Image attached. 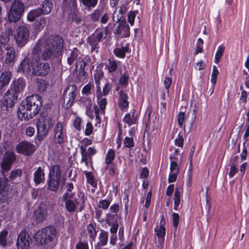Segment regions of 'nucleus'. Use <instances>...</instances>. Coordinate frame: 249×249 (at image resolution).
<instances>
[{
    "mask_svg": "<svg viewBox=\"0 0 249 249\" xmlns=\"http://www.w3.org/2000/svg\"><path fill=\"white\" fill-rule=\"evenodd\" d=\"M63 48V40L59 36L49 37L46 41L39 40L32 51V61L38 62L41 57L47 61L59 57Z\"/></svg>",
    "mask_w": 249,
    "mask_h": 249,
    "instance_id": "1",
    "label": "nucleus"
},
{
    "mask_svg": "<svg viewBox=\"0 0 249 249\" xmlns=\"http://www.w3.org/2000/svg\"><path fill=\"white\" fill-rule=\"evenodd\" d=\"M42 106V99L37 95L29 96L20 104L18 115L22 120H29L35 116Z\"/></svg>",
    "mask_w": 249,
    "mask_h": 249,
    "instance_id": "2",
    "label": "nucleus"
},
{
    "mask_svg": "<svg viewBox=\"0 0 249 249\" xmlns=\"http://www.w3.org/2000/svg\"><path fill=\"white\" fill-rule=\"evenodd\" d=\"M56 237V229L49 226L38 231L34 236L35 241L38 246L49 245L53 243Z\"/></svg>",
    "mask_w": 249,
    "mask_h": 249,
    "instance_id": "3",
    "label": "nucleus"
},
{
    "mask_svg": "<svg viewBox=\"0 0 249 249\" xmlns=\"http://www.w3.org/2000/svg\"><path fill=\"white\" fill-rule=\"evenodd\" d=\"M63 201H65V207L69 212H74L76 208L79 207V211H82L84 208L85 199L83 196L78 195L77 197L69 196L67 193H64L62 196Z\"/></svg>",
    "mask_w": 249,
    "mask_h": 249,
    "instance_id": "4",
    "label": "nucleus"
},
{
    "mask_svg": "<svg viewBox=\"0 0 249 249\" xmlns=\"http://www.w3.org/2000/svg\"><path fill=\"white\" fill-rule=\"evenodd\" d=\"M24 10V4L20 0H14L9 12V21L13 22L18 21L23 15Z\"/></svg>",
    "mask_w": 249,
    "mask_h": 249,
    "instance_id": "5",
    "label": "nucleus"
},
{
    "mask_svg": "<svg viewBox=\"0 0 249 249\" xmlns=\"http://www.w3.org/2000/svg\"><path fill=\"white\" fill-rule=\"evenodd\" d=\"M53 124V121L50 117L45 118L37 124V138L39 141H42L48 135Z\"/></svg>",
    "mask_w": 249,
    "mask_h": 249,
    "instance_id": "6",
    "label": "nucleus"
},
{
    "mask_svg": "<svg viewBox=\"0 0 249 249\" xmlns=\"http://www.w3.org/2000/svg\"><path fill=\"white\" fill-rule=\"evenodd\" d=\"M53 142L62 146L67 139V133L63 123L58 122L54 125L53 131Z\"/></svg>",
    "mask_w": 249,
    "mask_h": 249,
    "instance_id": "7",
    "label": "nucleus"
},
{
    "mask_svg": "<svg viewBox=\"0 0 249 249\" xmlns=\"http://www.w3.org/2000/svg\"><path fill=\"white\" fill-rule=\"evenodd\" d=\"M29 36V30L26 26H19L16 29L14 37L18 46L25 45L28 41Z\"/></svg>",
    "mask_w": 249,
    "mask_h": 249,
    "instance_id": "8",
    "label": "nucleus"
},
{
    "mask_svg": "<svg viewBox=\"0 0 249 249\" xmlns=\"http://www.w3.org/2000/svg\"><path fill=\"white\" fill-rule=\"evenodd\" d=\"M196 118V114L194 111L192 114V116L191 120H188L187 116H185V114L183 112H180L178 116V123L180 127H183L185 129L186 127H189L191 129L195 122Z\"/></svg>",
    "mask_w": 249,
    "mask_h": 249,
    "instance_id": "9",
    "label": "nucleus"
},
{
    "mask_svg": "<svg viewBox=\"0 0 249 249\" xmlns=\"http://www.w3.org/2000/svg\"><path fill=\"white\" fill-rule=\"evenodd\" d=\"M32 243L31 238L25 231H21L18 235L16 245L18 249H28Z\"/></svg>",
    "mask_w": 249,
    "mask_h": 249,
    "instance_id": "10",
    "label": "nucleus"
},
{
    "mask_svg": "<svg viewBox=\"0 0 249 249\" xmlns=\"http://www.w3.org/2000/svg\"><path fill=\"white\" fill-rule=\"evenodd\" d=\"M106 69L109 72H113L118 70L120 74L126 70L125 65L119 61L109 59L106 64Z\"/></svg>",
    "mask_w": 249,
    "mask_h": 249,
    "instance_id": "11",
    "label": "nucleus"
},
{
    "mask_svg": "<svg viewBox=\"0 0 249 249\" xmlns=\"http://www.w3.org/2000/svg\"><path fill=\"white\" fill-rule=\"evenodd\" d=\"M48 216V210L46 206L43 205H39L34 212L33 219L37 223L44 222Z\"/></svg>",
    "mask_w": 249,
    "mask_h": 249,
    "instance_id": "12",
    "label": "nucleus"
},
{
    "mask_svg": "<svg viewBox=\"0 0 249 249\" xmlns=\"http://www.w3.org/2000/svg\"><path fill=\"white\" fill-rule=\"evenodd\" d=\"M17 151L18 153L29 156L35 151V145L27 141H22L17 146Z\"/></svg>",
    "mask_w": 249,
    "mask_h": 249,
    "instance_id": "13",
    "label": "nucleus"
},
{
    "mask_svg": "<svg viewBox=\"0 0 249 249\" xmlns=\"http://www.w3.org/2000/svg\"><path fill=\"white\" fill-rule=\"evenodd\" d=\"M38 62L39 61L33 68V74L38 76H45L47 75L50 69V64L47 62Z\"/></svg>",
    "mask_w": 249,
    "mask_h": 249,
    "instance_id": "14",
    "label": "nucleus"
},
{
    "mask_svg": "<svg viewBox=\"0 0 249 249\" xmlns=\"http://www.w3.org/2000/svg\"><path fill=\"white\" fill-rule=\"evenodd\" d=\"M16 160V156L13 152H7L1 163L2 173L9 171Z\"/></svg>",
    "mask_w": 249,
    "mask_h": 249,
    "instance_id": "15",
    "label": "nucleus"
},
{
    "mask_svg": "<svg viewBox=\"0 0 249 249\" xmlns=\"http://www.w3.org/2000/svg\"><path fill=\"white\" fill-rule=\"evenodd\" d=\"M5 49L6 53L3 61L4 64L7 65H13L17 56L16 49L9 45H7Z\"/></svg>",
    "mask_w": 249,
    "mask_h": 249,
    "instance_id": "16",
    "label": "nucleus"
},
{
    "mask_svg": "<svg viewBox=\"0 0 249 249\" xmlns=\"http://www.w3.org/2000/svg\"><path fill=\"white\" fill-rule=\"evenodd\" d=\"M165 219L163 215L160 216V222L156 223V227L155 228V232L158 237L161 240L162 242L164 241V238L165 235L166 229L165 228Z\"/></svg>",
    "mask_w": 249,
    "mask_h": 249,
    "instance_id": "17",
    "label": "nucleus"
},
{
    "mask_svg": "<svg viewBox=\"0 0 249 249\" xmlns=\"http://www.w3.org/2000/svg\"><path fill=\"white\" fill-rule=\"evenodd\" d=\"M18 97V95L14 94L10 90L7 91L4 95L3 102V106L6 108L7 110L14 106L15 103L17 102Z\"/></svg>",
    "mask_w": 249,
    "mask_h": 249,
    "instance_id": "18",
    "label": "nucleus"
},
{
    "mask_svg": "<svg viewBox=\"0 0 249 249\" xmlns=\"http://www.w3.org/2000/svg\"><path fill=\"white\" fill-rule=\"evenodd\" d=\"M36 63L35 61H34V63L33 62L32 56L31 58L26 57L21 62L18 67V71L28 73L30 72L31 68H33L34 67Z\"/></svg>",
    "mask_w": 249,
    "mask_h": 249,
    "instance_id": "19",
    "label": "nucleus"
},
{
    "mask_svg": "<svg viewBox=\"0 0 249 249\" xmlns=\"http://www.w3.org/2000/svg\"><path fill=\"white\" fill-rule=\"evenodd\" d=\"M94 98L92 97L83 96L80 99V102L83 106L86 108V113L91 119L94 118V115L91 111L92 107V102Z\"/></svg>",
    "mask_w": 249,
    "mask_h": 249,
    "instance_id": "20",
    "label": "nucleus"
},
{
    "mask_svg": "<svg viewBox=\"0 0 249 249\" xmlns=\"http://www.w3.org/2000/svg\"><path fill=\"white\" fill-rule=\"evenodd\" d=\"M131 49L129 48V44L125 42L121 44V46H118L113 50V53L115 56L120 58H124L126 53H130Z\"/></svg>",
    "mask_w": 249,
    "mask_h": 249,
    "instance_id": "21",
    "label": "nucleus"
},
{
    "mask_svg": "<svg viewBox=\"0 0 249 249\" xmlns=\"http://www.w3.org/2000/svg\"><path fill=\"white\" fill-rule=\"evenodd\" d=\"M25 86L26 82L24 79L22 78H19L13 80L10 88L11 91L14 92V94L18 95V94L22 91Z\"/></svg>",
    "mask_w": 249,
    "mask_h": 249,
    "instance_id": "22",
    "label": "nucleus"
},
{
    "mask_svg": "<svg viewBox=\"0 0 249 249\" xmlns=\"http://www.w3.org/2000/svg\"><path fill=\"white\" fill-rule=\"evenodd\" d=\"M138 117V115L136 113V110H133L124 115L123 122L125 125L127 124L128 127H130L131 125L137 124Z\"/></svg>",
    "mask_w": 249,
    "mask_h": 249,
    "instance_id": "23",
    "label": "nucleus"
},
{
    "mask_svg": "<svg viewBox=\"0 0 249 249\" xmlns=\"http://www.w3.org/2000/svg\"><path fill=\"white\" fill-rule=\"evenodd\" d=\"M127 94L124 91H120L119 93L118 105L119 108L123 111L127 110L129 106Z\"/></svg>",
    "mask_w": 249,
    "mask_h": 249,
    "instance_id": "24",
    "label": "nucleus"
},
{
    "mask_svg": "<svg viewBox=\"0 0 249 249\" xmlns=\"http://www.w3.org/2000/svg\"><path fill=\"white\" fill-rule=\"evenodd\" d=\"M115 34L121 35L123 37H127L130 35V28L125 22H121L114 32Z\"/></svg>",
    "mask_w": 249,
    "mask_h": 249,
    "instance_id": "25",
    "label": "nucleus"
},
{
    "mask_svg": "<svg viewBox=\"0 0 249 249\" xmlns=\"http://www.w3.org/2000/svg\"><path fill=\"white\" fill-rule=\"evenodd\" d=\"M127 10L128 8L127 7V4H122L121 6L116 9L114 12L113 15V19L114 21L119 22Z\"/></svg>",
    "mask_w": 249,
    "mask_h": 249,
    "instance_id": "26",
    "label": "nucleus"
},
{
    "mask_svg": "<svg viewBox=\"0 0 249 249\" xmlns=\"http://www.w3.org/2000/svg\"><path fill=\"white\" fill-rule=\"evenodd\" d=\"M34 181L36 185L45 181V173L41 167H38L34 174Z\"/></svg>",
    "mask_w": 249,
    "mask_h": 249,
    "instance_id": "27",
    "label": "nucleus"
},
{
    "mask_svg": "<svg viewBox=\"0 0 249 249\" xmlns=\"http://www.w3.org/2000/svg\"><path fill=\"white\" fill-rule=\"evenodd\" d=\"M99 241L95 246V249H100L101 247L105 246L108 241V233L103 230L101 231L99 235Z\"/></svg>",
    "mask_w": 249,
    "mask_h": 249,
    "instance_id": "28",
    "label": "nucleus"
},
{
    "mask_svg": "<svg viewBox=\"0 0 249 249\" xmlns=\"http://www.w3.org/2000/svg\"><path fill=\"white\" fill-rule=\"evenodd\" d=\"M99 42L94 38V36H90L87 38V45L89 46L92 53H98L99 51Z\"/></svg>",
    "mask_w": 249,
    "mask_h": 249,
    "instance_id": "29",
    "label": "nucleus"
},
{
    "mask_svg": "<svg viewBox=\"0 0 249 249\" xmlns=\"http://www.w3.org/2000/svg\"><path fill=\"white\" fill-rule=\"evenodd\" d=\"M69 15L72 21L75 22L77 24L80 23L81 21V17L77 8L70 9Z\"/></svg>",
    "mask_w": 249,
    "mask_h": 249,
    "instance_id": "30",
    "label": "nucleus"
},
{
    "mask_svg": "<svg viewBox=\"0 0 249 249\" xmlns=\"http://www.w3.org/2000/svg\"><path fill=\"white\" fill-rule=\"evenodd\" d=\"M94 85L90 83L86 85L82 89V93L84 96L92 97L94 98L93 90Z\"/></svg>",
    "mask_w": 249,
    "mask_h": 249,
    "instance_id": "31",
    "label": "nucleus"
},
{
    "mask_svg": "<svg viewBox=\"0 0 249 249\" xmlns=\"http://www.w3.org/2000/svg\"><path fill=\"white\" fill-rule=\"evenodd\" d=\"M170 172L179 173V165L178 163V157H174L172 155L170 156Z\"/></svg>",
    "mask_w": 249,
    "mask_h": 249,
    "instance_id": "32",
    "label": "nucleus"
},
{
    "mask_svg": "<svg viewBox=\"0 0 249 249\" xmlns=\"http://www.w3.org/2000/svg\"><path fill=\"white\" fill-rule=\"evenodd\" d=\"M115 151L113 149H109L107 152L105 158V163L107 166L105 169H107L109 165L111 164L115 157Z\"/></svg>",
    "mask_w": 249,
    "mask_h": 249,
    "instance_id": "33",
    "label": "nucleus"
},
{
    "mask_svg": "<svg viewBox=\"0 0 249 249\" xmlns=\"http://www.w3.org/2000/svg\"><path fill=\"white\" fill-rule=\"evenodd\" d=\"M11 189L10 186L8 185V179L0 178V194L6 195Z\"/></svg>",
    "mask_w": 249,
    "mask_h": 249,
    "instance_id": "34",
    "label": "nucleus"
},
{
    "mask_svg": "<svg viewBox=\"0 0 249 249\" xmlns=\"http://www.w3.org/2000/svg\"><path fill=\"white\" fill-rule=\"evenodd\" d=\"M182 190L181 188H176L174 197V209L176 211H178V207L180 203V196Z\"/></svg>",
    "mask_w": 249,
    "mask_h": 249,
    "instance_id": "35",
    "label": "nucleus"
},
{
    "mask_svg": "<svg viewBox=\"0 0 249 249\" xmlns=\"http://www.w3.org/2000/svg\"><path fill=\"white\" fill-rule=\"evenodd\" d=\"M60 183V180L48 178L47 180V184L48 189L52 191H56L57 190Z\"/></svg>",
    "mask_w": 249,
    "mask_h": 249,
    "instance_id": "36",
    "label": "nucleus"
},
{
    "mask_svg": "<svg viewBox=\"0 0 249 249\" xmlns=\"http://www.w3.org/2000/svg\"><path fill=\"white\" fill-rule=\"evenodd\" d=\"M43 12L40 8H37L30 11L27 15V19L30 21H33L36 18L43 14Z\"/></svg>",
    "mask_w": 249,
    "mask_h": 249,
    "instance_id": "37",
    "label": "nucleus"
},
{
    "mask_svg": "<svg viewBox=\"0 0 249 249\" xmlns=\"http://www.w3.org/2000/svg\"><path fill=\"white\" fill-rule=\"evenodd\" d=\"M12 78V73L10 71H4L1 73L0 76V82L4 86L7 85Z\"/></svg>",
    "mask_w": 249,
    "mask_h": 249,
    "instance_id": "38",
    "label": "nucleus"
},
{
    "mask_svg": "<svg viewBox=\"0 0 249 249\" xmlns=\"http://www.w3.org/2000/svg\"><path fill=\"white\" fill-rule=\"evenodd\" d=\"M53 7L51 0H45L42 3L41 10L44 14H48L51 12Z\"/></svg>",
    "mask_w": 249,
    "mask_h": 249,
    "instance_id": "39",
    "label": "nucleus"
},
{
    "mask_svg": "<svg viewBox=\"0 0 249 249\" xmlns=\"http://www.w3.org/2000/svg\"><path fill=\"white\" fill-rule=\"evenodd\" d=\"M103 76V72H98L95 74L94 75V79H95V83L96 85L97 91H96V97L98 98V97L100 96L101 94V88L100 87V79Z\"/></svg>",
    "mask_w": 249,
    "mask_h": 249,
    "instance_id": "40",
    "label": "nucleus"
},
{
    "mask_svg": "<svg viewBox=\"0 0 249 249\" xmlns=\"http://www.w3.org/2000/svg\"><path fill=\"white\" fill-rule=\"evenodd\" d=\"M64 93L75 98L77 94V87L75 85H71L65 90Z\"/></svg>",
    "mask_w": 249,
    "mask_h": 249,
    "instance_id": "41",
    "label": "nucleus"
},
{
    "mask_svg": "<svg viewBox=\"0 0 249 249\" xmlns=\"http://www.w3.org/2000/svg\"><path fill=\"white\" fill-rule=\"evenodd\" d=\"M129 79V75L128 72L125 70L123 71L121 74V76L119 78V83L121 85L126 86L128 84V81Z\"/></svg>",
    "mask_w": 249,
    "mask_h": 249,
    "instance_id": "42",
    "label": "nucleus"
},
{
    "mask_svg": "<svg viewBox=\"0 0 249 249\" xmlns=\"http://www.w3.org/2000/svg\"><path fill=\"white\" fill-rule=\"evenodd\" d=\"M49 175L61 177V172L59 165H53L50 167Z\"/></svg>",
    "mask_w": 249,
    "mask_h": 249,
    "instance_id": "43",
    "label": "nucleus"
},
{
    "mask_svg": "<svg viewBox=\"0 0 249 249\" xmlns=\"http://www.w3.org/2000/svg\"><path fill=\"white\" fill-rule=\"evenodd\" d=\"M225 50V47L222 45L219 46L214 56V62L218 64L222 57Z\"/></svg>",
    "mask_w": 249,
    "mask_h": 249,
    "instance_id": "44",
    "label": "nucleus"
},
{
    "mask_svg": "<svg viewBox=\"0 0 249 249\" xmlns=\"http://www.w3.org/2000/svg\"><path fill=\"white\" fill-rule=\"evenodd\" d=\"M79 54V51L76 48H74L71 52V55L67 59L68 63L71 65L73 64L74 61L77 58Z\"/></svg>",
    "mask_w": 249,
    "mask_h": 249,
    "instance_id": "45",
    "label": "nucleus"
},
{
    "mask_svg": "<svg viewBox=\"0 0 249 249\" xmlns=\"http://www.w3.org/2000/svg\"><path fill=\"white\" fill-rule=\"evenodd\" d=\"M80 1L85 7L90 9L96 6L98 0H80Z\"/></svg>",
    "mask_w": 249,
    "mask_h": 249,
    "instance_id": "46",
    "label": "nucleus"
},
{
    "mask_svg": "<svg viewBox=\"0 0 249 249\" xmlns=\"http://www.w3.org/2000/svg\"><path fill=\"white\" fill-rule=\"evenodd\" d=\"M84 173L87 178V180L88 183L90 184L92 187H96L97 183L95 181V179L93 174L91 172H88L84 171Z\"/></svg>",
    "mask_w": 249,
    "mask_h": 249,
    "instance_id": "47",
    "label": "nucleus"
},
{
    "mask_svg": "<svg viewBox=\"0 0 249 249\" xmlns=\"http://www.w3.org/2000/svg\"><path fill=\"white\" fill-rule=\"evenodd\" d=\"M97 104L99 106L100 109L104 113V110L107 105V99L106 97H103L102 94L100 97H97Z\"/></svg>",
    "mask_w": 249,
    "mask_h": 249,
    "instance_id": "48",
    "label": "nucleus"
},
{
    "mask_svg": "<svg viewBox=\"0 0 249 249\" xmlns=\"http://www.w3.org/2000/svg\"><path fill=\"white\" fill-rule=\"evenodd\" d=\"M103 10L96 9L90 15V19L92 21L96 22L99 21L100 18L102 14Z\"/></svg>",
    "mask_w": 249,
    "mask_h": 249,
    "instance_id": "49",
    "label": "nucleus"
},
{
    "mask_svg": "<svg viewBox=\"0 0 249 249\" xmlns=\"http://www.w3.org/2000/svg\"><path fill=\"white\" fill-rule=\"evenodd\" d=\"M63 98L64 102H66V107L69 108L72 106L75 98L69 96L66 93H63Z\"/></svg>",
    "mask_w": 249,
    "mask_h": 249,
    "instance_id": "50",
    "label": "nucleus"
},
{
    "mask_svg": "<svg viewBox=\"0 0 249 249\" xmlns=\"http://www.w3.org/2000/svg\"><path fill=\"white\" fill-rule=\"evenodd\" d=\"M8 231L7 230H3L0 232V245L2 247H6L7 245V236Z\"/></svg>",
    "mask_w": 249,
    "mask_h": 249,
    "instance_id": "51",
    "label": "nucleus"
},
{
    "mask_svg": "<svg viewBox=\"0 0 249 249\" xmlns=\"http://www.w3.org/2000/svg\"><path fill=\"white\" fill-rule=\"evenodd\" d=\"M46 24V19L44 18H41L38 21L35 22L36 30L38 32L42 30Z\"/></svg>",
    "mask_w": 249,
    "mask_h": 249,
    "instance_id": "52",
    "label": "nucleus"
},
{
    "mask_svg": "<svg viewBox=\"0 0 249 249\" xmlns=\"http://www.w3.org/2000/svg\"><path fill=\"white\" fill-rule=\"evenodd\" d=\"M22 174V171L21 169H17L15 170H13L11 171L10 175L9 178L10 180H14L18 177H20L21 176Z\"/></svg>",
    "mask_w": 249,
    "mask_h": 249,
    "instance_id": "53",
    "label": "nucleus"
},
{
    "mask_svg": "<svg viewBox=\"0 0 249 249\" xmlns=\"http://www.w3.org/2000/svg\"><path fill=\"white\" fill-rule=\"evenodd\" d=\"M87 230L89 236L91 238L94 239L97 234L95 227L91 224H90L88 225Z\"/></svg>",
    "mask_w": 249,
    "mask_h": 249,
    "instance_id": "54",
    "label": "nucleus"
},
{
    "mask_svg": "<svg viewBox=\"0 0 249 249\" xmlns=\"http://www.w3.org/2000/svg\"><path fill=\"white\" fill-rule=\"evenodd\" d=\"M76 0H65L64 2V5L70 10L76 8L77 6Z\"/></svg>",
    "mask_w": 249,
    "mask_h": 249,
    "instance_id": "55",
    "label": "nucleus"
},
{
    "mask_svg": "<svg viewBox=\"0 0 249 249\" xmlns=\"http://www.w3.org/2000/svg\"><path fill=\"white\" fill-rule=\"evenodd\" d=\"M218 75L219 71L217 69L216 67L215 66H213L211 79V81L213 84V85L215 84L217 80V77Z\"/></svg>",
    "mask_w": 249,
    "mask_h": 249,
    "instance_id": "56",
    "label": "nucleus"
},
{
    "mask_svg": "<svg viewBox=\"0 0 249 249\" xmlns=\"http://www.w3.org/2000/svg\"><path fill=\"white\" fill-rule=\"evenodd\" d=\"M124 146L127 148H131L134 146L133 138L126 137L124 140Z\"/></svg>",
    "mask_w": 249,
    "mask_h": 249,
    "instance_id": "57",
    "label": "nucleus"
},
{
    "mask_svg": "<svg viewBox=\"0 0 249 249\" xmlns=\"http://www.w3.org/2000/svg\"><path fill=\"white\" fill-rule=\"evenodd\" d=\"M86 65L87 63L80 58L77 59L75 63L76 68L78 70H85Z\"/></svg>",
    "mask_w": 249,
    "mask_h": 249,
    "instance_id": "58",
    "label": "nucleus"
},
{
    "mask_svg": "<svg viewBox=\"0 0 249 249\" xmlns=\"http://www.w3.org/2000/svg\"><path fill=\"white\" fill-rule=\"evenodd\" d=\"M93 126L90 122H88L86 125L84 134L86 136H89L93 132Z\"/></svg>",
    "mask_w": 249,
    "mask_h": 249,
    "instance_id": "59",
    "label": "nucleus"
},
{
    "mask_svg": "<svg viewBox=\"0 0 249 249\" xmlns=\"http://www.w3.org/2000/svg\"><path fill=\"white\" fill-rule=\"evenodd\" d=\"M78 71L77 80L79 82H83L87 78V73L85 71V70Z\"/></svg>",
    "mask_w": 249,
    "mask_h": 249,
    "instance_id": "60",
    "label": "nucleus"
},
{
    "mask_svg": "<svg viewBox=\"0 0 249 249\" xmlns=\"http://www.w3.org/2000/svg\"><path fill=\"white\" fill-rule=\"evenodd\" d=\"M112 88V85L109 82L106 83L104 87L103 88V91H101V94L102 96H105L107 95Z\"/></svg>",
    "mask_w": 249,
    "mask_h": 249,
    "instance_id": "61",
    "label": "nucleus"
},
{
    "mask_svg": "<svg viewBox=\"0 0 249 249\" xmlns=\"http://www.w3.org/2000/svg\"><path fill=\"white\" fill-rule=\"evenodd\" d=\"M91 36H94V38L96 39L99 42L101 41L104 38L103 32L98 31L97 30H96L94 33L91 35Z\"/></svg>",
    "mask_w": 249,
    "mask_h": 249,
    "instance_id": "62",
    "label": "nucleus"
},
{
    "mask_svg": "<svg viewBox=\"0 0 249 249\" xmlns=\"http://www.w3.org/2000/svg\"><path fill=\"white\" fill-rule=\"evenodd\" d=\"M110 201L106 199L100 200L99 201L98 206L99 208L107 209L108 208Z\"/></svg>",
    "mask_w": 249,
    "mask_h": 249,
    "instance_id": "63",
    "label": "nucleus"
},
{
    "mask_svg": "<svg viewBox=\"0 0 249 249\" xmlns=\"http://www.w3.org/2000/svg\"><path fill=\"white\" fill-rule=\"evenodd\" d=\"M76 249H89L88 244L87 242L79 241L75 246Z\"/></svg>",
    "mask_w": 249,
    "mask_h": 249,
    "instance_id": "64",
    "label": "nucleus"
}]
</instances>
